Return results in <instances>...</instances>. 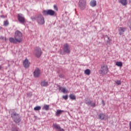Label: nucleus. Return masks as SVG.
<instances>
[{
	"label": "nucleus",
	"instance_id": "nucleus-1",
	"mask_svg": "<svg viewBox=\"0 0 131 131\" xmlns=\"http://www.w3.org/2000/svg\"><path fill=\"white\" fill-rule=\"evenodd\" d=\"M9 41L11 43H20L23 41V34L19 31H16L14 33V38H9Z\"/></svg>",
	"mask_w": 131,
	"mask_h": 131
},
{
	"label": "nucleus",
	"instance_id": "nucleus-2",
	"mask_svg": "<svg viewBox=\"0 0 131 131\" xmlns=\"http://www.w3.org/2000/svg\"><path fill=\"white\" fill-rule=\"evenodd\" d=\"M32 21H34L36 20L37 23L40 25H42L45 24V17L41 14H38L37 16L35 17H31Z\"/></svg>",
	"mask_w": 131,
	"mask_h": 131
},
{
	"label": "nucleus",
	"instance_id": "nucleus-3",
	"mask_svg": "<svg viewBox=\"0 0 131 131\" xmlns=\"http://www.w3.org/2000/svg\"><path fill=\"white\" fill-rule=\"evenodd\" d=\"M11 117L15 123H19V122L21 121V118L20 116H19V114H17L16 112H13L11 114Z\"/></svg>",
	"mask_w": 131,
	"mask_h": 131
},
{
	"label": "nucleus",
	"instance_id": "nucleus-4",
	"mask_svg": "<svg viewBox=\"0 0 131 131\" xmlns=\"http://www.w3.org/2000/svg\"><path fill=\"white\" fill-rule=\"evenodd\" d=\"M42 14L44 16H55V15H56V12L52 9H49L43 10L42 11Z\"/></svg>",
	"mask_w": 131,
	"mask_h": 131
},
{
	"label": "nucleus",
	"instance_id": "nucleus-5",
	"mask_svg": "<svg viewBox=\"0 0 131 131\" xmlns=\"http://www.w3.org/2000/svg\"><path fill=\"white\" fill-rule=\"evenodd\" d=\"M78 5L80 9L83 11L86 7V0H79Z\"/></svg>",
	"mask_w": 131,
	"mask_h": 131
},
{
	"label": "nucleus",
	"instance_id": "nucleus-6",
	"mask_svg": "<svg viewBox=\"0 0 131 131\" xmlns=\"http://www.w3.org/2000/svg\"><path fill=\"white\" fill-rule=\"evenodd\" d=\"M108 66L107 65L101 66V69L99 70L100 74H102V75H105L108 73Z\"/></svg>",
	"mask_w": 131,
	"mask_h": 131
},
{
	"label": "nucleus",
	"instance_id": "nucleus-7",
	"mask_svg": "<svg viewBox=\"0 0 131 131\" xmlns=\"http://www.w3.org/2000/svg\"><path fill=\"white\" fill-rule=\"evenodd\" d=\"M41 49L39 47H36L34 51V54L37 58H39L41 56L42 53Z\"/></svg>",
	"mask_w": 131,
	"mask_h": 131
},
{
	"label": "nucleus",
	"instance_id": "nucleus-8",
	"mask_svg": "<svg viewBox=\"0 0 131 131\" xmlns=\"http://www.w3.org/2000/svg\"><path fill=\"white\" fill-rule=\"evenodd\" d=\"M17 19L21 24H24L25 23V17L24 15L21 13H19L17 14Z\"/></svg>",
	"mask_w": 131,
	"mask_h": 131
},
{
	"label": "nucleus",
	"instance_id": "nucleus-9",
	"mask_svg": "<svg viewBox=\"0 0 131 131\" xmlns=\"http://www.w3.org/2000/svg\"><path fill=\"white\" fill-rule=\"evenodd\" d=\"M63 51L67 54H69L70 53V48H69V45L68 43H66L63 46Z\"/></svg>",
	"mask_w": 131,
	"mask_h": 131
},
{
	"label": "nucleus",
	"instance_id": "nucleus-10",
	"mask_svg": "<svg viewBox=\"0 0 131 131\" xmlns=\"http://www.w3.org/2000/svg\"><path fill=\"white\" fill-rule=\"evenodd\" d=\"M40 70L38 68H36L33 73L34 77H38L40 75Z\"/></svg>",
	"mask_w": 131,
	"mask_h": 131
},
{
	"label": "nucleus",
	"instance_id": "nucleus-11",
	"mask_svg": "<svg viewBox=\"0 0 131 131\" xmlns=\"http://www.w3.org/2000/svg\"><path fill=\"white\" fill-rule=\"evenodd\" d=\"M23 65L25 68H29V66H30V62H29L27 58H26L24 61Z\"/></svg>",
	"mask_w": 131,
	"mask_h": 131
},
{
	"label": "nucleus",
	"instance_id": "nucleus-12",
	"mask_svg": "<svg viewBox=\"0 0 131 131\" xmlns=\"http://www.w3.org/2000/svg\"><path fill=\"white\" fill-rule=\"evenodd\" d=\"M53 126L58 131H65V130L60 126V125L57 124V123H53Z\"/></svg>",
	"mask_w": 131,
	"mask_h": 131
},
{
	"label": "nucleus",
	"instance_id": "nucleus-13",
	"mask_svg": "<svg viewBox=\"0 0 131 131\" xmlns=\"http://www.w3.org/2000/svg\"><path fill=\"white\" fill-rule=\"evenodd\" d=\"M90 5L91 7H96L97 6V1L96 0H91Z\"/></svg>",
	"mask_w": 131,
	"mask_h": 131
},
{
	"label": "nucleus",
	"instance_id": "nucleus-14",
	"mask_svg": "<svg viewBox=\"0 0 131 131\" xmlns=\"http://www.w3.org/2000/svg\"><path fill=\"white\" fill-rule=\"evenodd\" d=\"M125 31V28L123 27H120L119 28V34L120 35H121V34H123V32Z\"/></svg>",
	"mask_w": 131,
	"mask_h": 131
},
{
	"label": "nucleus",
	"instance_id": "nucleus-15",
	"mask_svg": "<svg viewBox=\"0 0 131 131\" xmlns=\"http://www.w3.org/2000/svg\"><path fill=\"white\" fill-rule=\"evenodd\" d=\"M58 90L59 91H61L62 93H63V94L68 93V91L66 90V89L63 88V87H59Z\"/></svg>",
	"mask_w": 131,
	"mask_h": 131
},
{
	"label": "nucleus",
	"instance_id": "nucleus-16",
	"mask_svg": "<svg viewBox=\"0 0 131 131\" xmlns=\"http://www.w3.org/2000/svg\"><path fill=\"white\" fill-rule=\"evenodd\" d=\"M49 82L46 80L42 81L41 82V86H48Z\"/></svg>",
	"mask_w": 131,
	"mask_h": 131
},
{
	"label": "nucleus",
	"instance_id": "nucleus-17",
	"mask_svg": "<svg viewBox=\"0 0 131 131\" xmlns=\"http://www.w3.org/2000/svg\"><path fill=\"white\" fill-rule=\"evenodd\" d=\"M119 1L123 6H126V5H127V0H119Z\"/></svg>",
	"mask_w": 131,
	"mask_h": 131
},
{
	"label": "nucleus",
	"instance_id": "nucleus-18",
	"mask_svg": "<svg viewBox=\"0 0 131 131\" xmlns=\"http://www.w3.org/2000/svg\"><path fill=\"white\" fill-rule=\"evenodd\" d=\"M62 112H64V111H62V110H57L56 112L55 113V115L56 116H59V115H60V114H61V113H62Z\"/></svg>",
	"mask_w": 131,
	"mask_h": 131
},
{
	"label": "nucleus",
	"instance_id": "nucleus-19",
	"mask_svg": "<svg viewBox=\"0 0 131 131\" xmlns=\"http://www.w3.org/2000/svg\"><path fill=\"white\" fill-rule=\"evenodd\" d=\"M116 66H118V67H122V62L121 61H117L116 62Z\"/></svg>",
	"mask_w": 131,
	"mask_h": 131
},
{
	"label": "nucleus",
	"instance_id": "nucleus-20",
	"mask_svg": "<svg viewBox=\"0 0 131 131\" xmlns=\"http://www.w3.org/2000/svg\"><path fill=\"white\" fill-rule=\"evenodd\" d=\"M84 74H86V75H90V74H91V70L89 69H86L84 71Z\"/></svg>",
	"mask_w": 131,
	"mask_h": 131
},
{
	"label": "nucleus",
	"instance_id": "nucleus-21",
	"mask_svg": "<svg viewBox=\"0 0 131 131\" xmlns=\"http://www.w3.org/2000/svg\"><path fill=\"white\" fill-rule=\"evenodd\" d=\"M98 117H99V119H104V118H105V114H100L98 115Z\"/></svg>",
	"mask_w": 131,
	"mask_h": 131
},
{
	"label": "nucleus",
	"instance_id": "nucleus-22",
	"mask_svg": "<svg viewBox=\"0 0 131 131\" xmlns=\"http://www.w3.org/2000/svg\"><path fill=\"white\" fill-rule=\"evenodd\" d=\"M70 98L72 100H76V97L75 96V95H74L73 94H70Z\"/></svg>",
	"mask_w": 131,
	"mask_h": 131
},
{
	"label": "nucleus",
	"instance_id": "nucleus-23",
	"mask_svg": "<svg viewBox=\"0 0 131 131\" xmlns=\"http://www.w3.org/2000/svg\"><path fill=\"white\" fill-rule=\"evenodd\" d=\"M40 109H41V107H40V106H37L34 108V110L35 111H39Z\"/></svg>",
	"mask_w": 131,
	"mask_h": 131
},
{
	"label": "nucleus",
	"instance_id": "nucleus-24",
	"mask_svg": "<svg viewBox=\"0 0 131 131\" xmlns=\"http://www.w3.org/2000/svg\"><path fill=\"white\" fill-rule=\"evenodd\" d=\"M43 109L48 111V110L50 109V106L48 105H45L43 107Z\"/></svg>",
	"mask_w": 131,
	"mask_h": 131
},
{
	"label": "nucleus",
	"instance_id": "nucleus-25",
	"mask_svg": "<svg viewBox=\"0 0 131 131\" xmlns=\"http://www.w3.org/2000/svg\"><path fill=\"white\" fill-rule=\"evenodd\" d=\"M0 39L2 40H4L5 41H7V38L3 36H0Z\"/></svg>",
	"mask_w": 131,
	"mask_h": 131
},
{
	"label": "nucleus",
	"instance_id": "nucleus-26",
	"mask_svg": "<svg viewBox=\"0 0 131 131\" xmlns=\"http://www.w3.org/2000/svg\"><path fill=\"white\" fill-rule=\"evenodd\" d=\"M115 83L117 84V85H120L121 84V81L120 80H116Z\"/></svg>",
	"mask_w": 131,
	"mask_h": 131
},
{
	"label": "nucleus",
	"instance_id": "nucleus-27",
	"mask_svg": "<svg viewBox=\"0 0 131 131\" xmlns=\"http://www.w3.org/2000/svg\"><path fill=\"white\" fill-rule=\"evenodd\" d=\"M4 26H8L9 25V21H8V20L4 21Z\"/></svg>",
	"mask_w": 131,
	"mask_h": 131
},
{
	"label": "nucleus",
	"instance_id": "nucleus-28",
	"mask_svg": "<svg viewBox=\"0 0 131 131\" xmlns=\"http://www.w3.org/2000/svg\"><path fill=\"white\" fill-rule=\"evenodd\" d=\"M53 8L55 11H56V12H58V7H57V5H54Z\"/></svg>",
	"mask_w": 131,
	"mask_h": 131
},
{
	"label": "nucleus",
	"instance_id": "nucleus-29",
	"mask_svg": "<svg viewBox=\"0 0 131 131\" xmlns=\"http://www.w3.org/2000/svg\"><path fill=\"white\" fill-rule=\"evenodd\" d=\"M59 77H60V78H63L64 77V74H59Z\"/></svg>",
	"mask_w": 131,
	"mask_h": 131
},
{
	"label": "nucleus",
	"instance_id": "nucleus-30",
	"mask_svg": "<svg viewBox=\"0 0 131 131\" xmlns=\"http://www.w3.org/2000/svg\"><path fill=\"white\" fill-rule=\"evenodd\" d=\"M85 103L87 105H91V104H92V101H89L88 102L86 101Z\"/></svg>",
	"mask_w": 131,
	"mask_h": 131
},
{
	"label": "nucleus",
	"instance_id": "nucleus-31",
	"mask_svg": "<svg viewBox=\"0 0 131 131\" xmlns=\"http://www.w3.org/2000/svg\"><path fill=\"white\" fill-rule=\"evenodd\" d=\"M90 106H92V107H96V103H93L90 104Z\"/></svg>",
	"mask_w": 131,
	"mask_h": 131
},
{
	"label": "nucleus",
	"instance_id": "nucleus-32",
	"mask_svg": "<svg viewBox=\"0 0 131 131\" xmlns=\"http://www.w3.org/2000/svg\"><path fill=\"white\" fill-rule=\"evenodd\" d=\"M63 98L64 100H67V99H68V96H67V95L63 96Z\"/></svg>",
	"mask_w": 131,
	"mask_h": 131
},
{
	"label": "nucleus",
	"instance_id": "nucleus-33",
	"mask_svg": "<svg viewBox=\"0 0 131 131\" xmlns=\"http://www.w3.org/2000/svg\"><path fill=\"white\" fill-rule=\"evenodd\" d=\"M28 97H31V93H29L27 94Z\"/></svg>",
	"mask_w": 131,
	"mask_h": 131
},
{
	"label": "nucleus",
	"instance_id": "nucleus-34",
	"mask_svg": "<svg viewBox=\"0 0 131 131\" xmlns=\"http://www.w3.org/2000/svg\"><path fill=\"white\" fill-rule=\"evenodd\" d=\"M129 129L131 130V121L129 123Z\"/></svg>",
	"mask_w": 131,
	"mask_h": 131
},
{
	"label": "nucleus",
	"instance_id": "nucleus-35",
	"mask_svg": "<svg viewBox=\"0 0 131 131\" xmlns=\"http://www.w3.org/2000/svg\"><path fill=\"white\" fill-rule=\"evenodd\" d=\"M13 131H18L17 129H14Z\"/></svg>",
	"mask_w": 131,
	"mask_h": 131
},
{
	"label": "nucleus",
	"instance_id": "nucleus-36",
	"mask_svg": "<svg viewBox=\"0 0 131 131\" xmlns=\"http://www.w3.org/2000/svg\"><path fill=\"white\" fill-rule=\"evenodd\" d=\"M2 29H3V27L0 26V30H2Z\"/></svg>",
	"mask_w": 131,
	"mask_h": 131
},
{
	"label": "nucleus",
	"instance_id": "nucleus-37",
	"mask_svg": "<svg viewBox=\"0 0 131 131\" xmlns=\"http://www.w3.org/2000/svg\"><path fill=\"white\" fill-rule=\"evenodd\" d=\"M102 104L103 105H105V103H104V101H102Z\"/></svg>",
	"mask_w": 131,
	"mask_h": 131
},
{
	"label": "nucleus",
	"instance_id": "nucleus-38",
	"mask_svg": "<svg viewBox=\"0 0 131 131\" xmlns=\"http://www.w3.org/2000/svg\"><path fill=\"white\" fill-rule=\"evenodd\" d=\"M0 69H2V66H0Z\"/></svg>",
	"mask_w": 131,
	"mask_h": 131
},
{
	"label": "nucleus",
	"instance_id": "nucleus-39",
	"mask_svg": "<svg viewBox=\"0 0 131 131\" xmlns=\"http://www.w3.org/2000/svg\"><path fill=\"white\" fill-rule=\"evenodd\" d=\"M108 39H110V38H109V37H108Z\"/></svg>",
	"mask_w": 131,
	"mask_h": 131
}]
</instances>
